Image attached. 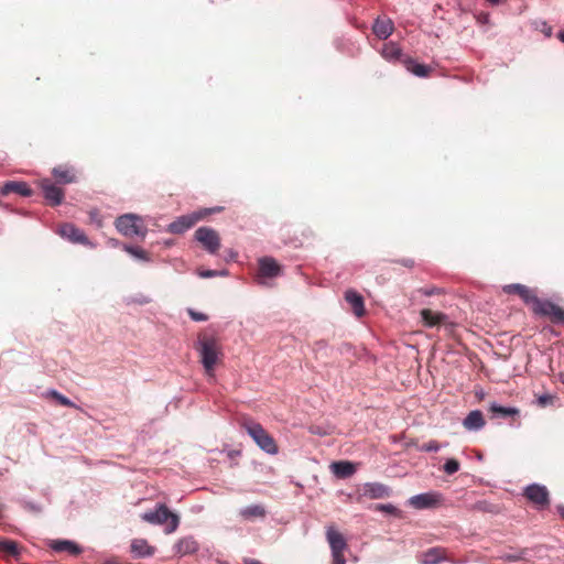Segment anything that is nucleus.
Returning a JSON list of instances; mask_svg holds the SVG:
<instances>
[{
	"mask_svg": "<svg viewBox=\"0 0 564 564\" xmlns=\"http://www.w3.org/2000/svg\"><path fill=\"white\" fill-rule=\"evenodd\" d=\"M241 426L256 442V444L268 454H276L278 445L274 438L262 427V425L251 419H245Z\"/></svg>",
	"mask_w": 564,
	"mask_h": 564,
	"instance_id": "3",
	"label": "nucleus"
},
{
	"mask_svg": "<svg viewBox=\"0 0 564 564\" xmlns=\"http://www.w3.org/2000/svg\"><path fill=\"white\" fill-rule=\"evenodd\" d=\"M420 314L423 324L427 327H433L443 324L447 319V316L445 314L440 312H433L430 308H423Z\"/></svg>",
	"mask_w": 564,
	"mask_h": 564,
	"instance_id": "23",
	"label": "nucleus"
},
{
	"mask_svg": "<svg viewBox=\"0 0 564 564\" xmlns=\"http://www.w3.org/2000/svg\"><path fill=\"white\" fill-rule=\"evenodd\" d=\"M381 55L388 62H399L401 64L402 59L406 56L402 53V50L398 46V44L393 42H388L383 44Z\"/></svg>",
	"mask_w": 564,
	"mask_h": 564,
	"instance_id": "18",
	"label": "nucleus"
},
{
	"mask_svg": "<svg viewBox=\"0 0 564 564\" xmlns=\"http://www.w3.org/2000/svg\"><path fill=\"white\" fill-rule=\"evenodd\" d=\"M507 558H508L509 561H513V562L518 560V557H517V556H513V555H509Z\"/></svg>",
	"mask_w": 564,
	"mask_h": 564,
	"instance_id": "45",
	"label": "nucleus"
},
{
	"mask_svg": "<svg viewBox=\"0 0 564 564\" xmlns=\"http://www.w3.org/2000/svg\"><path fill=\"white\" fill-rule=\"evenodd\" d=\"M154 554V547L148 545L145 541H143V556H151Z\"/></svg>",
	"mask_w": 564,
	"mask_h": 564,
	"instance_id": "40",
	"label": "nucleus"
},
{
	"mask_svg": "<svg viewBox=\"0 0 564 564\" xmlns=\"http://www.w3.org/2000/svg\"><path fill=\"white\" fill-rule=\"evenodd\" d=\"M239 514L245 520H253L257 518H261V519L264 518L267 514V511H265V508L261 505H252V506H248V507L241 509Z\"/></svg>",
	"mask_w": 564,
	"mask_h": 564,
	"instance_id": "26",
	"label": "nucleus"
},
{
	"mask_svg": "<svg viewBox=\"0 0 564 564\" xmlns=\"http://www.w3.org/2000/svg\"><path fill=\"white\" fill-rule=\"evenodd\" d=\"M398 263H400L404 267H408V268H412L414 265V261L412 259H402V260H399Z\"/></svg>",
	"mask_w": 564,
	"mask_h": 564,
	"instance_id": "41",
	"label": "nucleus"
},
{
	"mask_svg": "<svg viewBox=\"0 0 564 564\" xmlns=\"http://www.w3.org/2000/svg\"><path fill=\"white\" fill-rule=\"evenodd\" d=\"M502 290L506 294L518 295L527 305L531 306V310L534 307L535 301L539 300V297L535 294V291L523 284H508L505 285Z\"/></svg>",
	"mask_w": 564,
	"mask_h": 564,
	"instance_id": "9",
	"label": "nucleus"
},
{
	"mask_svg": "<svg viewBox=\"0 0 564 564\" xmlns=\"http://www.w3.org/2000/svg\"><path fill=\"white\" fill-rule=\"evenodd\" d=\"M440 448H441V446H440L438 442L432 440L427 443H424L420 449L423 452H437Z\"/></svg>",
	"mask_w": 564,
	"mask_h": 564,
	"instance_id": "35",
	"label": "nucleus"
},
{
	"mask_svg": "<svg viewBox=\"0 0 564 564\" xmlns=\"http://www.w3.org/2000/svg\"><path fill=\"white\" fill-rule=\"evenodd\" d=\"M138 216L126 214L117 218L116 227L126 237H133L139 234Z\"/></svg>",
	"mask_w": 564,
	"mask_h": 564,
	"instance_id": "11",
	"label": "nucleus"
},
{
	"mask_svg": "<svg viewBox=\"0 0 564 564\" xmlns=\"http://www.w3.org/2000/svg\"><path fill=\"white\" fill-rule=\"evenodd\" d=\"M345 300L350 304L356 316L361 317L365 314L364 299L354 290H348L345 293Z\"/></svg>",
	"mask_w": 564,
	"mask_h": 564,
	"instance_id": "22",
	"label": "nucleus"
},
{
	"mask_svg": "<svg viewBox=\"0 0 564 564\" xmlns=\"http://www.w3.org/2000/svg\"><path fill=\"white\" fill-rule=\"evenodd\" d=\"M488 1H489L490 3H492V4H497V3H499V1H500V0H488Z\"/></svg>",
	"mask_w": 564,
	"mask_h": 564,
	"instance_id": "46",
	"label": "nucleus"
},
{
	"mask_svg": "<svg viewBox=\"0 0 564 564\" xmlns=\"http://www.w3.org/2000/svg\"><path fill=\"white\" fill-rule=\"evenodd\" d=\"M535 315L549 317L553 324L564 325V308L551 301L538 300L532 308Z\"/></svg>",
	"mask_w": 564,
	"mask_h": 564,
	"instance_id": "6",
	"label": "nucleus"
},
{
	"mask_svg": "<svg viewBox=\"0 0 564 564\" xmlns=\"http://www.w3.org/2000/svg\"><path fill=\"white\" fill-rule=\"evenodd\" d=\"M197 350L206 375L208 377H214L215 368L223 357L219 339L216 336L208 335L206 333L199 334Z\"/></svg>",
	"mask_w": 564,
	"mask_h": 564,
	"instance_id": "1",
	"label": "nucleus"
},
{
	"mask_svg": "<svg viewBox=\"0 0 564 564\" xmlns=\"http://www.w3.org/2000/svg\"><path fill=\"white\" fill-rule=\"evenodd\" d=\"M51 547L55 552H67L72 555H78L82 552L79 545L68 540H54L51 543Z\"/></svg>",
	"mask_w": 564,
	"mask_h": 564,
	"instance_id": "25",
	"label": "nucleus"
},
{
	"mask_svg": "<svg viewBox=\"0 0 564 564\" xmlns=\"http://www.w3.org/2000/svg\"><path fill=\"white\" fill-rule=\"evenodd\" d=\"M489 411L497 416L501 417H516L519 416V410L517 408H509V406H502L498 405L496 403H492L489 408Z\"/></svg>",
	"mask_w": 564,
	"mask_h": 564,
	"instance_id": "28",
	"label": "nucleus"
},
{
	"mask_svg": "<svg viewBox=\"0 0 564 564\" xmlns=\"http://www.w3.org/2000/svg\"><path fill=\"white\" fill-rule=\"evenodd\" d=\"M21 546L12 540H0V552L9 556H19Z\"/></svg>",
	"mask_w": 564,
	"mask_h": 564,
	"instance_id": "30",
	"label": "nucleus"
},
{
	"mask_svg": "<svg viewBox=\"0 0 564 564\" xmlns=\"http://www.w3.org/2000/svg\"><path fill=\"white\" fill-rule=\"evenodd\" d=\"M402 65L417 77H429L433 70V68L429 65L420 64L411 56H405L402 59Z\"/></svg>",
	"mask_w": 564,
	"mask_h": 564,
	"instance_id": "16",
	"label": "nucleus"
},
{
	"mask_svg": "<svg viewBox=\"0 0 564 564\" xmlns=\"http://www.w3.org/2000/svg\"><path fill=\"white\" fill-rule=\"evenodd\" d=\"M281 274V265L271 257L259 260V278H275Z\"/></svg>",
	"mask_w": 564,
	"mask_h": 564,
	"instance_id": "13",
	"label": "nucleus"
},
{
	"mask_svg": "<svg viewBox=\"0 0 564 564\" xmlns=\"http://www.w3.org/2000/svg\"><path fill=\"white\" fill-rule=\"evenodd\" d=\"M444 558V550L440 547H433L423 554V564H438Z\"/></svg>",
	"mask_w": 564,
	"mask_h": 564,
	"instance_id": "29",
	"label": "nucleus"
},
{
	"mask_svg": "<svg viewBox=\"0 0 564 564\" xmlns=\"http://www.w3.org/2000/svg\"><path fill=\"white\" fill-rule=\"evenodd\" d=\"M562 382L564 383V375L562 376Z\"/></svg>",
	"mask_w": 564,
	"mask_h": 564,
	"instance_id": "48",
	"label": "nucleus"
},
{
	"mask_svg": "<svg viewBox=\"0 0 564 564\" xmlns=\"http://www.w3.org/2000/svg\"><path fill=\"white\" fill-rule=\"evenodd\" d=\"M192 319L196 321V322H204V321H207V315L204 314V313H200V312H195L193 310H189L188 311Z\"/></svg>",
	"mask_w": 564,
	"mask_h": 564,
	"instance_id": "37",
	"label": "nucleus"
},
{
	"mask_svg": "<svg viewBox=\"0 0 564 564\" xmlns=\"http://www.w3.org/2000/svg\"><path fill=\"white\" fill-rule=\"evenodd\" d=\"M330 469L336 477L341 479L348 478L356 473L355 464L347 460L332 463Z\"/></svg>",
	"mask_w": 564,
	"mask_h": 564,
	"instance_id": "20",
	"label": "nucleus"
},
{
	"mask_svg": "<svg viewBox=\"0 0 564 564\" xmlns=\"http://www.w3.org/2000/svg\"><path fill=\"white\" fill-rule=\"evenodd\" d=\"M420 291L426 296H432L441 293L440 289L437 288L421 289Z\"/></svg>",
	"mask_w": 564,
	"mask_h": 564,
	"instance_id": "39",
	"label": "nucleus"
},
{
	"mask_svg": "<svg viewBox=\"0 0 564 564\" xmlns=\"http://www.w3.org/2000/svg\"><path fill=\"white\" fill-rule=\"evenodd\" d=\"M558 39L564 42V31L558 33Z\"/></svg>",
	"mask_w": 564,
	"mask_h": 564,
	"instance_id": "44",
	"label": "nucleus"
},
{
	"mask_svg": "<svg viewBox=\"0 0 564 564\" xmlns=\"http://www.w3.org/2000/svg\"><path fill=\"white\" fill-rule=\"evenodd\" d=\"M209 214V210H200V212H194L191 214L182 215L177 217L174 221H172L167 226V231L174 235H181L191 229L202 220L205 216Z\"/></svg>",
	"mask_w": 564,
	"mask_h": 564,
	"instance_id": "5",
	"label": "nucleus"
},
{
	"mask_svg": "<svg viewBox=\"0 0 564 564\" xmlns=\"http://www.w3.org/2000/svg\"><path fill=\"white\" fill-rule=\"evenodd\" d=\"M52 173H53L54 177L61 183L68 184V183H73L75 181V174L67 166H63V165L56 166L53 169Z\"/></svg>",
	"mask_w": 564,
	"mask_h": 564,
	"instance_id": "27",
	"label": "nucleus"
},
{
	"mask_svg": "<svg viewBox=\"0 0 564 564\" xmlns=\"http://www.w3.org/2000/svg\"><path fill=\"white\" fill-rule=\"evenodd\" d=\"M375 509L390 514H397L399 512V510L392 505H377Z\"/></svg>",
	"mask_w": 564,
	"mask_h": 564,
	"instance_id": "36",
	"label": "nucleus"
},
{
	"mask_svg": "<svg viewBox=\"0 0 564 564\" xmlns=\"http://www.w3.org/2000/svg\"><path fill=\"white\" fill-rule=\"evenodd\" d=\"M485 419L479 410L470 411L463 421V425L466 430L477 431L485 426Z\"/></svg>",
	"mask_w": 564,
	"mask_h": 564,
	"instance_id": "21",
	"label": "nucleus"
},
{
	"mask_svg": "<svg viewBox=\"0 0 564 564\" xmlns=\"http://www.w3.org/2000/svg\"><path fill=\"white\" fill-rule=\"evenodd\" d=\"M555 397L551 394H543L538 398V404L541 408H545L547 405L553 404Z\"/></svg>",
	"mask_w": 564,
	"mask_h": 564,
	"instance_id": "34",
	"label": "nucleus"
},
{
	"mask_svg": "<svg viewBox=\"0 0 564 564\" xmlns=\"http://www.w3.org/2000/svg\"><path fill=\"white\" fill-rule=\"evenodd\" d=\"M53 399H55L61 405L68 406V408H76L75 403L72 402L68 398L61 394L59 392L53 390L50 392Z\"/></svg>",
	"mask_w": 564,
	"mask_h": 564,
	"instance_id": "31",
	"label": "nucleus"
},
{
	"mask_svg": "<svg viewBox=\"0 0 564 564\" xmlns=\"http://www.w3.org/2000/svg\"><path fill=\"white\" fill-rule=\"evenodd\" d=\"M523 496L540 509H544L550 505V494L545 486L539 484L529 485Z\"/></svg>",
	"mask_w": 564,
	"mask_h": 564,
	"instance_id": "8",
	"label": "nucleus"
},
{
	"mask_svg": "<svg viewBox=\"0 0 564 564\" xmlns=\"http://www.w3.org/2000/svg\"><path fill=\"white\" fill-rule=\"evenodd\" d=\"M40 186L42 188L43 195L46 200L52 206H57L62 203L64 198V192L62 188L57 187L53 182L48 178H43L40 182Z\"/></svg>",
	"mask_w": 564,
	"mask_h": 564,
	"instance_id": "12",
	"label": "nucleus"
},
{
	"mask_svg": "<svg viewBox=\"0 0 564 564\" xmlns=\"http://www.w3.org/2000/svg\"><path fill=\"white\" fill-rule=\"evenodd\" d=\"M131 549H132V552L135 553V556H139L141 555V550L139 549L138 544H137V541H134L132 544H131Z\"/></svg>",
	"mask_w": 564,
	"mask_h": 564,
	"instance_id": "42",
	"label": "nucleus"
},
{
	"mask_svg": "<svg viewBox=\"0 0 564 564\" xmlns=\"http://www.w3.org/2000/svg\"><path fill=\"white\" fill-rule=\"evenodd\" d=\"M126 250L135 258H141V249L137 247H126Z\"/></svg>",
	"mask_w": 564,
	"mask_h": 564,
	"instance_id": "38",
	"label": "nucleus"
},
{
	"mask_svg": "<svg viewBox=\"0 0 564 564\" xmlns=\"http://www.w3.org/2000/svg\"><path fill=\"white\" fill-rule=\"evenodd\" d=\"M459 462L455 458H449L444 465V471L448 475H453L459 469Z\"/></svg>",
	"mask_w": 564,
	"mask_h": 564,
	"instance_id": "32",
	"label": "nucleus"
},
{
	"mask_svg": "<svg viewBox=\"0 0 564 564\" xmlns=\"http://www.w3.org/2000/svg\"><path fill=\"white\" fill-rule=\"evenodd\" d=\"M228 272L226 270L224 271H216V270H200L198 272V275L200 278H214V276H217V275H227Z\"/></svg>",
	"mask_w": 564,
	"mask_h": 564,
	"instance_id": "33",
	"label": "nucleus"
},
{
	"mask_svg": "<svg viewBox=\"0 0 564 564\" xmlns=\"http://www.w3.org/2000/svg\"><path fill=\"white\" fill-rule=\"evenodd\" d=\"M11 193H17L21 196L29 197L32 195V189L25 182L9 181L0 187V194L7 196Z\"/></svg>",
	"mask_w": 564,
	"mask_h": 564,
	"instance_id": "15",
	"label": "nucleus"
},
{
	"mask_svg": "<svg viewBox=\"0 0 564 564\" xmlns=\"http://www.w3.org/2000/svg\"><path fill=\"white\" fill-rule=\"evenodd\" d=\"M195 238L210 254L218 252L220 248V237L215 229L209 227H199L195 231Z\"/></svg>",
	"mask_w": 564,
	"mask_h": 564,
	"instance_id": "7",
	"label": "nucleus"
},
{
	"mask_svg": "<svg viewBox=\"0 0 564 564\" xmlns=\"http://www.w3.org/2000/svg\"><path fill=\"white\" fill-rule=\"evenodd\" d=\"M558 513L564 519V506L558 507Z\"/></svg>",
	"mask_w": 564,
	"mask_h": 564,
	"instance_id": "43",
	"label": "nucleus"
},
{
	"mask_svg": "<svg viewBox=\"0 0 564 564\" xmlns=\"http://www.w3.org/2000/svg\"><path fill=\"white\" fill-rule=\"evenodd\" d=\"M143 520L155 525H163L164 532L171 534L180 525V516L172 512L165 503H158L154 510L143 513Z\"/></svg>",
	"mask_w": 564,
	"mask_h": 564,
	"instance_id": "2",
	"label": "nucleus"
},
{
	"mask_svg": "<svg viewBox=\"0 0 564 564\" xmlns=\"http://www.w3.org/2000/svg\"><path fill=\"white\" fill-rule=\"evenodd\" d=\"M372 31L379 39L386 40L393 32V23L388 18H378L373 23Z\"/></svg>",
	"mask_w": 564,
	"mask_h": 564,
	"instance_id": "19",
	"label": "nucleus"
},
{
	"mask_svg": "<svg viewBox=\"0 0 564 564\" xmlns=\"http://www.w3.org/2000/svg\"><path fill=\"white\" fill-rule=\"evenodd\" d=\"M59 235L72 242L87 243L88 239L84 231L72 224H64L59 227Z\"/></svg>",
	"mask_w": 564,
	"mask_h": 564,
	"instance_id": "14",
	"label": "nucleus"
},
{
	"mask_svg": "<svg viewBox=\"0 0 564 564\" xmlns=\"http://www.w3.org/2000/svg\"><path fill=\"white\" fill-rule=\"evenodd\" d=\"M198 550V544L192 536H185L175 544V553L180 555L193 554Z\"/></svg>",
	"mask_w": 564,
	"mask_h": 564,
	"instance_id": "24",
	"label": "nucleus"
},
{
	"mask_svg": "<svg viewBox=\"0 0 564 564\" xmlns=\"http://www.w3.org/2000/svg\"><path fill=\"white\" fill-rule=\"evenodd\" d=\"M326 538L332 550L333 564H346L344 551L347 549V542L343 534L335 530L333 525H329Z\"/></svg>",
	"mask_w": 564,
	"mask_h": 564,
	"instance_id": "4",
	"label": "nucleus"
},
{
	"mask_svg": "<svg viewBox=\"0 0 564 564\" xmlns=\"http://www.w3.org/2000/svg\"><path fill=\"white\" fill-rule=\"evenodd\" d=\"M250 564H262V563H261V562H259V561L253 560V561H251V563H250Z\"/></svg>",
	"mask_w": 564,
	"mask_h": 564,
	"instance_id": "47",
	"label": "nucleus"
},
{
	"mask_svg": "<svg viewBox=\"0 0 564 564\" xmlns=\"http://www.w3.org/2000/svg\"><path fill=\"white\" fill-rule=\"evenodd\" d=\"M364 496L370 499H382L390 496V488L378 482H368L364 486Z\"/></svg>",
	"mask_w": 564,
	"mask_h": 564,
	"instance_id": "17",
	"label": "nucleus"
},
{
	"mask_svg": "<svg viewBox=\"0 0 564 564\" xmlns=\"http://www.w3.org/2000/svg\"><path fill=\"white\" fill-rule=\"evenodd\" d=\"M442 501V496L438 492H424L413 496L409 499V505L414 509H430L438 506Z\"/></svg>",
	"mask_w": 564,
	"mask_h": 564,
	"instance_id": "10",
	"label": "nucleus"
}]
</instances>
